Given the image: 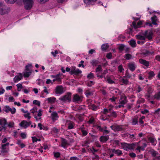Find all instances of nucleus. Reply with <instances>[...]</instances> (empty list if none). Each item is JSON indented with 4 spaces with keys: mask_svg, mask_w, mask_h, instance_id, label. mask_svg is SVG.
Instances as JSON below:
<instances>
[{
    "mask_svg": "<svg viewBox=\"0 0 160 160\" xmlns=\"http://www.w3.org/2000/svg\"><path fill=\"white\" fill-rule=\"evenodd\" d=\"M7 124V121L5 119L2 118L0 119V125L3 127H6Z\"/></svg>",
    "mask_w": 160,
    "mask_h": 160,
    "instance_id": "21",
    "label": "nucleus"
},
{
    "mask_svg": "<svg viewBox=\"0 0 160 160\" xmlns=\"http://www.w3.org/2000/svg\"><path fill=\"white\" fill-rule=\"evenodd\" d=\"M88 151L89 152H91L94 155H95V152L98 151V150L96 149L93 147H92L91 148L88 149Z\"/></svg>",
    "mask_w": 160,
    "mask_h": 160,
    "instance_id": "30",
    "label": "nucleus"
},
{
    "mask_svg": "<svg viewBox=\"0 0 160 160\" xmlns=\"http://www.w3.org/2000/svg\"><path fill=\"white\" fill-rule=\"evenodd\" d=\"M71 93L68 92L67 94L59 98V99L63 102L68 101L70 102L71 100Z\"/></svg>",
    "mask_w": 160,
    "mask_h": 160,
    "instance_id": "3",
    "label": "nucleus"
},
{
    "mask_svg": "<svg viewBox=\"0 0 160 160\" xmlns=\"http://www.w3.org/2000/svg\"><path fill=\"white\" fill-rule=\"evenodd\" d=\"M142 24V22L141 21L138 22L137 24H136L135 22H132V25L133 26L135 29H136L137 28H139V26Z\"/></svg>",
    "mask_w": 160,
    "mask_h": 160,
    "instance_id": "19",
    "label": "nucleus"
},
{
    "mask_svg": "<svg viewBox=\"0 0 160 160\" xmlns=\"http://www.w3.org/2000/svg\"><path fill=\"white\" fill-rule=\"evenodd\" d=\"M32 71H26L23 73V76L25 78L29 77L31 74Z\"/></svg>",
    "mask_w": 160,
    "mask_h": 160,
    "instance_id": "33",
    "label": "nucleus"
},
{
    "mask_svg": "<svg viewBox=\"0 0 160 160\" xmlns=\"http://www.w3.org/2000/svg\"><path fill=\"white\" fill-rule=\"evenodd\" d=\"M111 151L118 156H120L122 154V151L119 149L115 150V149H111Z\"/></svg>",
    "mask_w": 160,
    "mask_h": 160,
    "instance_id": "16",
    "label": "nucleus"
},
{
    "mask_svg": "<svg viewBox=\"0 0 160 160\" xmlns=\"http://www.w3.org/2000/svg\"><path fill=\"white\" fill-rule=\"evenodd\" d=\"M20 136L22 139H25L26 137V134L23 132H22L21 133Z\"/></svg>",
    "mask_w": 160,
    "mask_h": 160,
    "instance_id": "56",
    "label": "nucleus"
},
{
    "mask_svg": "<svg viewBox=\"0 0 160 160\" xmlns=\"http://www.w3.org/2000/svg\"><path fill=\"white\" fill-rule=\"evenodd\" d=\"M32 66V64H28L25 66V71H32V70L31 69Z\"/></svg>",
    "mask_w": 160,
    "mask_h": 160,
    "instance_id": "27",
    "label": "nucleus"
},
{
    "mask_svg": "<svg viewBox=\"0 0 160 160\" xmlns=\"http://www.w3.org/2000/svg\"><path fill=\"white\" fill-rule=\"evenodd\" d=\"M152 23L156 25L157 23H156L157 21V17L156 16H154L151 18Z\"/></svg>",
    "mask_w": 160,
    "mask_h": 160,
    "instance_id": "38",
    "label": "nucleus"
},
{
    "mask_svg": "<svg viewBox=\"0 0 160 160\" xmlns=\"http://www.w3.org/2000/svg\"><path fill=\"white\" fill-rule=\"evenodd\" d=\"M6 129V127H3L2 125L0 126V132L4 130V131Z\"/></svg>",
    "mask_w": 160,
    "mask_h": 160,
    "instance_id": "62",
    "label": "nucleus"
},
{
    "mask_svg": "<svg viewBox=\"0 0 160 160\" xmlns=\"http://www.w3.org/2000/svg\"><path fill=\"white\" fill-rule=\"evenodd\" d=\"M93 84V82L92 81H90L87 83V85L88 87H91Z\"/></svg>",
    "mask_w": 160,
    "mask_h": 160,
    "instance_id": "55",
    "label": "nucleus"
},
{
    "mask_svg": "<svg viewBox=\"0 0 160 160\" xmlns=\"http://www.w3.org/2000/svg\"><path fill=\"white\" fill-rule=\"evenodd\" d=\"M124 58L127 60H129L132 58V55L129 53L126 54L124 57Z\"/></svg>",
    "mask_w": 160,
    "mask_h": 160,
    "instance_id": "40",
    "label": "nucleus"
},
{
    "mask_svg": "<svg viewBox=\"0 0 160 160\" xmlns=\"http://www.w3.org/2000/svg\"><path fill=\"white\" fill-rule=\"evenodd\" d=\"M138 118L137 117H135L132 118V125H136L138 124Z\"/></svg>",
    "mask_w": 160,
    "mask_h": 160,
    "instance_id": "22",
    "label": "nucleus"
},
{
    "mask_svg": "<svg viewBox=\"0 0 160 160\" xmlns=\"http://www.w3.org/2000/svg\"><path fill=\"white\" fill-rule=\"evenodd\" d=\"M154 51L149 52L148 50L145 49L142 51L141 53V55L143 57H146L150 55L154 54Z\"/></svg>",
    "mask_w": 160,
    "mask_h": 160,
    "instance_id": "10",
    "label": "nucleus"
},
{
    "mask_svg": "<svg viewBox=\"0 0 160 160\" xmlns=\"http://www.w3.org/2000/svg\"><path fill=\"white\" fill-rule=\"evenodd\" d=\"M121 103L122 104H126L127 102V98L126 97H122L121 99Z\"/></svg>",
    "mask_w": 160,
    "mask_h": 160,
    "instance_id": "28",
    "label": "nucleus"
},
{
    "mask_svg": "<svg viewBox=\"0 0 160 160\" xmlns=\"http://www.w3.org/2000/svg\"><path fill=\"white\" fill-rule=\"evenodd\" d=\"M135 145L134 143L128 144V150L134 149Z\"/></svg>",
    "mask_w": 160,
    "mask_h": 160,
    "instance_id": "34",
    "label": "nucleus"
},
{
    "mask_svg": "<svg viewBox=\"0 0 160 160\" xmlns=\"http://www.w3.org/2000/svg\"><path fill=\"white\" fill-rule=\"evenodd\" d=\"M125 46L122 44H120L118 48L120 52H122L124 49Z\"/></svg>",
    "mask_w": 160,
    "mask_h": 160,
    "instance_id": "41",
    "label": "nucleus"
},
{
    "mask_svg": "<svg viewBox=\"0 0 160 160\" xmlns=\"http://www.w3.org/2000/svg\"><path fill=\"white\" fill-rule=\"evenodd\" d=\"M17 90L18 91H20L21 90V89L22 88V84L20 83H18L17 85Z\"/></svg>",
    "mask_w": 160,
    "mask_h": 160,
    "instance_id": "42",
    "label": "nucleus"
},
{
    "mask_svg": "<svg viewBox=\"0 0 160 160\" xmlns=\"http://www.w3.org/2000/svg\"><path fill=\"white\" fill-rule=\"evenodd\" d=\"M129 155L130 157L132 158H135L136 157V154L133 152L130 153Z\"/></svg>",
    "mask_w": 160,
    "mask_h": 160,
    "instance_id": "64",
    "label": "nucleus"
},
{
    "mask_svg": "<svg viewBox=\"0 0 160 160\" xmlns=\"http://www.w3.org/2000/svg\"><path fill=\"white\" fill-rule=\"evenodd\" d=\"M31 123L32 122L31 121L28 122L26 121L23 120L20 123L19 125L21 127L24 128H26L29 126Z\"/></svg>",
    "mask_w": 160,
    "mask_h": 160,
    "instance_id": "9",
    "label": "nucleus"
},
{
    "mask_svg": "<svg viewBox=\"0 0 160 160\" xmlns=\"http://www.w3.org/2000/svg\"><path fill=\"white\" fill-rule=\"evenodd\" d=\"M4 111L7 113H8L9 112H11L12 114H13L16 112V109L14 108H12L9 106H6L5 107Z\"/></svg>",
    "mask_w": 160,
    "mask_h": 160,
    "instance_id": "8",
    "label": "nucleus"
},
{
    "mask_svg": "<svg viewBox=\"0 0 160 160\" xmlns=\"http://www.w3.org/2000/svg\"><path fill=\"white\" fill-rule=\"evenodd\" d=\"M87 77L89 79H91L93 78L94 76L93 74L91 72L88 75Z\"/></svg>",
    "mask_w": 160,
    "mask_h": 160,
    "instance_id": "52",
    "label": "nucleus"
},
{
    "mask_svg": "<svg viewBox=\"0 0 160 160\" xmlns=\"http://www.w3.org/2000/svg\"><path fill=\"white\" fill-rule=\"evenodd\" d=\"M58 52L57 50H55L54 52H51V54L54 57H56V54H58Z\"/></svg>",
    "mask_w": 160,
    "mask_h": 160,
    "instance_id": "57",
    "label": "nucleus"
},
{
    "mask_svg": "<svg viewBox=\"0 0 160 160\" xmlns=\"http://www.w3.org/2000/svg\"><path fill=\"white\" fill-rule=\"evenodd\" d=\"M106 57L107 58H108V59H112V53L110 52L107 53L106 55Z\"/></svg>",
    "mask_w": 160,
    "mask_h": 160,
    "instance_id": "53",
    "label": "nucleus"
},
{
    "mask_svg": "<svg viewBox=\"0 0 160 160\" xmlns=\"http://www.w3.org/2000/svg\"><path fill=\"white\" fill-rule=\"evenodd\" d=\"M9 10L8 7L0 2V14L3 15L8 13Z\"/></svg>",
    "mask_w": 160,
    "mask_h": 160,
    "instance_id": "2",
    "label": "nucleus"
},
{
    "mask_svg": "<svg viewBox=\"0 0 160 160\" xmlns=\"http://www.w3.org/2000/svg\"><path fill=\"white\" fill-rule=\"evenodd\" d=\"M139 62L146 67H148L149 65V62L145 60L140 58L139 60Z\"/></svg>",
    "mask_w": 160,
    "mask_h": 160,
    "instance_id": "15",
    "label": "nucleus"
},
{
    "mask_svg": "<svg viewBox=\"0 0 160 160\" xmlns=\"http://www.w3.org/2000/svg\"><path fill=\"white\" fill-rule=\"evenodd\" d=\"M37 108L36 107H34L31 110V112L32 113H34L35 112H37Z\"/></svg>",
    "mask_w": 160,
    "mask_h": 160,
    "instance_id": "58",
    "label": "nucleus"
},
{
    "mask_svg": "<svg viewBox=\"0 0 160 160\" xmlns=\"http://www.w3.org/2000/svg\"><path fill=\"white\" fill-rule=\"evenodd\" d=\"M68 129H72L74 128V123L71 121H70L68 124Z\"/></svg>",
    "mask_w": 160,
    "mask_h": 160,
    "instance_id": "32",
    "label": "nucleus"
},
{
    "mask_svg": "<svg viewBox=\"0 0 160 160\" xmlns=\"http://www.w3.org/2000/svg\"><path fill=\"white\" fill-rule=\"evenodd\" d=\"M60 76V74H57L56 75H52L51 77L52 78H56V79H55L53 80V82L55 81H57L58 82L61 81V78L59 77Z\"/></svg>",
    "mask_w": 160,
    "mask_h": 160,
    "instance_id": "18",
    "label": "nucleus"
},
{
    "mask_svg": "<svg viewBox=\"0 0 160 160\" xmlns=\"http://www.w3.org/2000/svg\"><path fill=\"white\" fill-rule=\"evenodd\" d=\"M48 102L50 103H54L56 101V99L54 97L48 98H47Z\"/></svg>",
    "mask_w": 160,
    "mask_h": 160,
    "instance_id": "26",
    "label": "nucleus"
},
{
    "mask_svg": "<svg viewBox=\"0 0 160 160\" xmlns=\"http://www.w3.org/2000/svg\"><path fill=\"white\" fill-rule=\"evenodd\" d=\"M51 117H52V119L53 121H55L57 120L58 118V116L57 113L55 112H53L51 114Z\"/></svg>",
    "mask_w": 160,
    "mask_h": 160,
    "instance_id": "17",
    "label": "nucleus"
},
{
    "mask_svg": "<svg viewBox=\"0 0 160 160\" xmlns=\"http://www.w3.org/2000/svg\"><path fill=\"white\" fill-rule=\"evenodd\" d=\"M94 121V119L92 117H91L89 121H88V122L89 123H92Z\"/></svg>",
    "mask_w": 160,
    "mask_h": 160,
    "instance_id": "63",
    "label": "nucleus"
},
{
    "mask_svg": "<svg viewBox=\"0 0 160 160\" xmlns=\"http://www.w3.org/2000/svg\"><path fill=\"white\" fill-rule=\"evenodd\" d=\"M147 138L151 143L153 145H155L156 144H154V142L156 141V139L153 137L148 136Z\"/></svg>",
    "mask_w": 160,
    "mask_h": 160,
    "instance_id": "23",
    "label": "nucleus"
},
{
    "mask_svg": "<svg viewBox=\"0 0 160 160\" xmlns=\"http://www.w3.org/2000/svg\"><path fill=\"white\" fill-rule=\"evenodd\" d=\"M130 44L132 47L134 48L136 47V42L134 40H132L130 41Z\"/></svg>",
    "mask_w": 160,
    "mask_h": 160,
    "instance_id": "37",
    "label": "nucleus"
},
{
    "mask_svg": "<svg viewBox=\"0 0 160 160\" xmlns=\"http://www.w3.org/2000/svg\"><path fill=\"white\" fill-rule=\"evenodd\" d=\"M147 92L148 94H150L152 93V89L151 87L148 86V87Z\"/></svg>",
    "mask_w": 160,
    "mask_h": 160,
    "instance_id": "47",
    "label": "nucleus"
},
{
    "mask_svg": "<svg viewBox=\"0 0 160 160\" xmlns=\"http://www.w3.org/2000/svg\"><path fill=\"white\" fill-rule=\"evenodd\" d=\"M85 93L87 97H88L89 96H90L92 94L91 92H90L88 90L86 91Z\"/></svg>",
    "mask_w": 160,
    "mask_h": 160,
    "instance_id": "54",
    "label": "nucleus"
},
{
    "mask_svg": "<svg viewBox=\"0 0 160 160\" xmlns=\"http://www.w3.org/2000/svg\"><path fill=\"white\" fill-rule=\"evenodd\" d=\"M122 130L121 127L118 125H115L114 131L115 132L119 131Z\"/></svg>",
    "mask_w": 160,
    "mask_h": 160,
    "instance_id": "31",
    "label": "nucleus"
},
{
    "mask_svg": "<svg viewBox=\"0 0 160 160\" xmlns=\"http://www.w3.org/2000/svg\"><path fill=\"white\" fill-rule=\"evenodd\" d=\"M97 0H84V2L87 4H89L92 2H96Z\"/></svg>",
    "mask_w": 160,
    "mask_h": 160,
    "instance_id": "44",
    "label": "nucleus"
},
{
    "mask_svg": "<svg viewBox=\"0 0 160 160\" xmlns=\"http://www.w3.org/2000/svg\"><path fill=\"white\" fill-rule=\"evenodd\" d=\"M67 144V140L64 138L62 139V146L63 148H65V146Z\"/></svg>",
    "mask_w": 160,
    "mask_h": 160,
    "instance_id": "35",
    "label": "nucleus"
},
{
    "mask_svg": "<svg viewBox=\"0 0 160 160\" xmlns=\"http://www.w3.org/2000/svg\"><path fill=\"white\" fill-rule=\"evenodd\" d=\"M136 37L137 39L138 40H145V37L144 35L142 36L140 34L136 35Z\"/></svg>",
    "mask_w": 160,
    "mask_h": 160,
    "instance_id": "25",
    "label": "nucleus"
},
{
    "mask_svg": "<svg viewBox=\"0 0 160 160\" xmlns=\"http://www.w3.org/2000/svg\"><path fill=\"white\" fill-rule=\"evenodd\" d=\"M98 62L97 60H93L91 62L93 66H96L97 65L98 63Z\"/></svg>",
    "mask_w": 160,
    "mask_h": 160,
    "instance_id": "45",
    "label": "nucleus"
},
{
    "mask_svg": "<svg viewBox=\"0 0 160 160\" xmlns=\"http://www.w3.org/2000/svg\"><path fill=\"white\" fill-rule=\"evenodd\" d=\"M136 66L135 65V63L134 62H132L128 64V67L129 69L132 72L135 70Z\"/></svg>",
    "mask_w": 160,
    "mask_h": 160,
    "instance_id": "14",
    "label": "nucleus"
},
{
    "mask_svg": "<svg viewBox=\"0 0 160 160\" xmlns=\"http://www.w3.org/2000/svg\"><path fill=\"white\" fill-rule=\"evenodd\" d=\"M82 99V97L80 96L77 94H75L74 95L72 100L74 102L78 103L79 102H81Z\"/></svg>",
    "mask_w": 160,
    "mask_h": 160,
    "instance_id": "7",
    "label": "nucleus"
},
{
    "mask_svg": "<svg viewBox=\"0 0 160 160\" xmlns=\"http://www.w3.org/2000/svg\"><path fill=\"white\" fill-rule=\"evenodd\" d=\"M22 78V75L21 73H18V75H16L13 78L14 82L16 83L21 80Z\"/></svg>",
    "mask_w": 160,
    "mask_h": 160,
    "instance_id": "12",
    "label": "nucleus"
},
{
    "mask_svg": "<svg viewBox=\"0 0 160 160\" xmlns=\"http://www.w3.org/2000/svg\"><path fill=\"white\" fill-rule=\"evenodd\" d=\"M32 141L33 142H36L38 140V139L35 137H32Z\"/></svg>",
    "mask_w": 160,
    "mask_h": 160,
    "instance_id": "60",
    "label": "nucleus"
},
{
    "mask_svg": "<svg viewBox=\"0 0 160 160\" xmlns=\"http://www.w3.org/2000/svg\"><path fill=\"white\" fill-rule=\"evenodd\" d=\"M82 73V71L78 68H76L75 67H72L71 70L70 72L71 75L75 74L76 75H78Z\"/></svg>",
    "mask_w": 160,
    "mask_h": 160,
    "instance_id": "5",
    "label": "nucleus"
},
{
    "mask_svg": "<svg viewBox=\"0 0 160 160\" xmlns=\"http://www.w3.org/2000/svg\"><path fill=\"white\" fill-rule=\"evenodd\" d=\"M109 138L108 135L102 136L100 137L99 138L100 141L102 143L106 142Z\"/></svg>",
    "mask_w": 160,
    "mask_h": 160,
    "instance_id": "13",
    "label": "nucleus"
},
{
    "mask_svg": "<svg viewBox=\"0 0 160 160\" xmlns=\"http://www.w3.org/2000/svg\"><path fill=\"white\" fill-rule=\"evenodd\" d=\"M70 160H79V159L76 157H73L70 158Z\"/></svg>",
    "mask_w": 160,
    "mask_h": 160,
    "instance_id": "61",
    "label": "nucleus"
},
{
    "mask_svg": "<svg viewBox=\"0 0 160 160\" xmlns=\"http://www.w3.org/2000/svg\"><path fill=\"white\" fill-rule=\"evenodd\" d=\"M154 98L157 100L160 99V92L154 95Z\"/></svg>",
    "mask_w": 160,
    "mask_h": 160,
    "instance_id": "46",
    "label": "nucleus"
},
{
    "mask_svg": "<svg viewBox=\"0 0 160 160\" xmlns=\"http://www.w3.org/2000/svg\"><path fill=\"white\" fill-rule=\"evenodd\" d=\"M155 76V74L153 71H151L148 73V78L149 79H152V78Z\"/></svg>",
    "mask_w": 160,
    "mask_h": 160,
    "instance_id": "36",
    "label": "nucleus"
},
{
    "mask_svg": "<svg viewBox=\"0 0 160 160\" xmlns=\"http://www.w3.org/2000/svg\"><path fill=\"white\" fill-rule=\"evenodd\" d=\"M149 152L153 157H156V156L158 155V152L153 149L150 150L149 151Z\"/></svg>",
    "mask_w": 160,
    "mask_h": 160,
    "instance_id": "24",
    "label": "nucleus"
},
{
    "mask_svg": "<svg viewBox=\"0 0 160 160\" xmlns=\"http://www.w3.org/2000/svg\"><path fill=\"white\" fill-rule=\"evenodd\" d=\"M153 34V32L151 30H146L144 33H143V35L145 37V38H147L149 40L152 39Z\"/></svg>",
    "mask_w": 160,
    "mask_h": 160,
    "instance_id": "4",
    "label": "nucleus"
},
{
    "mask_svg": "<svg viewBox=\"0 0 160 160\" xmlns=\"http://www.w3.org/2000/svg\"><path fill=\"white\" fill-rule=\"evenodd\" d=\"M96 128L98 129L99 131L103 132V134H107L109 133L110 131L108 130H106L107 127L105 126L103 128L99 125H97L96 126Z\"/></svg>",
    "mask_w": 160,
    "mask_h": 160,
    "instance_id": "6",
    "label": "nucleus"
},
{
    "mask_svg": "<svg viewBox=\"0 0 160 160\" xmlns=\"http://www.w3.org/2000/svg\"><path fill=\"white\" fill-rule=\"evenodd\" d=\"M109 47L108 44H104L102 45L101 47V49L102 51H105Z\"/></svg>",
    "mask_w": 160,
    "mask_h": 160,
    "instance_id": "29",
    "label": "nucleus"
},
{
    "mask_svg": "<svg viewBox=\"0 0 160 160\" xmlns=\"http://www.w3.org/2000/svg\"><path fill=\"white\" fill-rule=\"evenodd\" d=\"M102 67L101 65H98V67L96 69V72H98L99 71H102Z\"/></svg>",
    "mask_w": 160,
    "mask_h": 160,
    "instance_id": "48",
    "label": "nucleus"
},
{
    "mask_svg": "<svg viewBox=\"0 0 160 160\" xmlns=\"http://www.w3.org/2000/svg\"><path fill=\"white\" fill-rule=\"evenodd\" d=\"M63 92V88L62 86H58L56 88L55 92L56 93L62 94Z\"/></svg>",
    "mask_w": 160,
    "mask_h": 160,
    "instance_id": "11",
    "label": "nucleus"
},
{
    "mask_svg": "<svg viewBox=\"0 0 160 160\" xmlns=\"http://www.w3.org/2000/svg\"><path fill=\"white\" fill-rule=\"evenodd\" d=\"M30 113L28 112L26 114H24L23 116L25 118H27L28 120L30 119L31 118V117L30 116Z\"/></svg>",
    "mask_w": 160,
    "mask_h": 160,
    "instance_id": "50",
    "label": "nucleus"
},
{
    "mask_svg": "<svg viewBox=\"0 0 160 160\" xmlns=\"http://www.w3.org/2000/svg\"><path fill=\"white\" fill-rule=\"evenodd\" d=\"M9 151L8 148H7L4 145H2V149L1 150V153H7Z\"/></svg>",
    "mask_w": 160,
    "mask_h": 160,
    "instance_id": "20",
    "label": "nucleus"
},
{
    "mask_svg": "<svg viewBox=\"0 0 160 160\" xmlns=\"http://www.w3.org/2000/svg\"><path fill=\"white\" fill-rule=\"evenodd\" d=\"M53 154L54 155V156L56 158H58L60 157V153L59 152H53Z\"/></svg>",
    "mask_w": 160,
    "mask_h": 160,
    "instance_id": "43",
    "label": "nucleus"
},
{
    "mask_svg": "<svg viewBox=\"0 0 160 160\" xmlns=\"http://www.w3.org/2000/svg\"><path fill=\"white\" fill-rule=\"evenodd\" d=\"M121 81L123 84L125 85L128 84L129 82V81L128 80L125 79L123 78L122 79Z\"/></svg>",
    "mask_w": 160,
    "mask_h": 160,
    "instance_id": "49",
    "label": "nucleus"
},
{
    "mask_svg": "<svg viewBox=\"0 0 160 160\" xmlns=\"http://www.w3.org/2000/svg\"><path fill=\"white\" fill-rule=\"evenodd\" d=\"M122 146L124 150L128 151V144L123 143L122 144Z\"/></svg>",
    "mask_w": 160,
    "mask_h": 160,
    "instance_id": "39",
    "label": "nucleus"
},
{
    "mask_svg": "<svg viewBox=\"0 0 160 160\" xmlns=\"http://www.w3.org/2000/svg\"><path fill=\"white\" fill-rule=\"evenodd\" d=\"M25 8L26 10L30 9L33 5V0H23Z\"/></svg>",
    "mask_w": 160,
    "mask_h": 160,
    "instance_id": "1",
    "label": "nucleus"
},
{
    "mask_svg": "<svg viewBox=\"0 0 160 160\" xmlns=\"http://www.w3.org/2000/svg\"><path fill=\"white\" fill-rule=\"evenodd\" d=\"M111 116L115 118L117 117V115L115 112L113 111L111 112Z\"/></svg>",
    "mask_w": 160,
    "mask_h": 160,
    "instance_id": "59",
    "label": "nucleus"
},
{
    "mask_svg": "<svg viewBox=\"0 0 160 160\" xmlns=\"http://www.w3.org/2000/svg\"><path fill=\"white\" fill-rule=\"evenodd\" d=\"M33 104L38 105L39 106H40V102L37 100H34L33 101Z\"/></svg>",
    "mask_w": 160,
    "mask_h": 160,
    "instance_id": "51",
    "label": "nucleus"
}]
</instances>
